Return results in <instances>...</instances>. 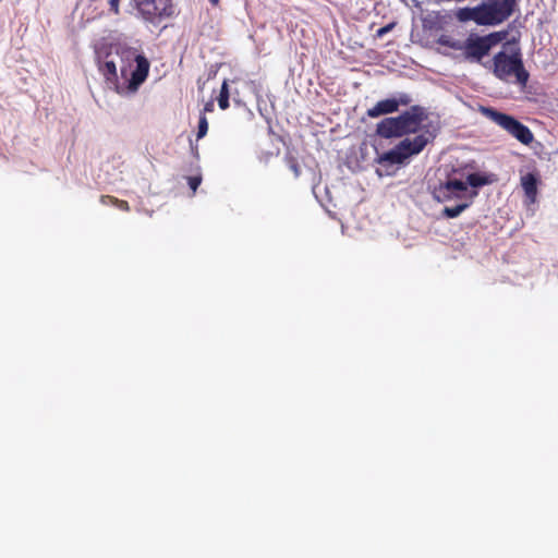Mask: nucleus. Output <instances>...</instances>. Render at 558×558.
<instances>
[{
    "instance_id": "10",
    "label": "nucleus",
    "mask_w": 558,
    "mask_h": 558,
    "mask_svg": "<svg viewBox=\"0 0 558 558\" xmlns=\"http://www.w3.org/2000/svg\"><path fill=\"white\" fill-rule=\"evenodd\" d=\"M489 48L482 36L470 35L464 43H462V53L466 59L481 61V59L488 54Z\"/></svg>"
},
{
    "instance_id": "17",
    "label": "nucleus",
    "mask_w": 558,
    "mask_h": 558,
    "mask_svg": "<svg viewBox=\"0 0 558 558\" xmlns=\"http://www.w3.org/2000/svg\"><path fill=\"white\" fill-rule=\"evenodd\" d=\"M218 106L221 110L229 108V88L227 81H223L221 85L220 94L218 97Z\"/></svg>"
},
{
    "instance_id": "5",
    "label": "nucleus",
    "mask_w": 558,
    "mask_h": 558,
    "mask_svg": "<svg viewBox=\"0 0 558 558\" xmlns=\"http://www.w3.org/2000/svg\"><path fill=\"white\" fill-rule=\"evenodd\" d=\"M480 112L506 130L522 144L530 145L533 142L534 136L531 130L513 117L499 112L492 107L484 106L480 107Z\"/></svg>"
},
{
    "instance_id": "23",
    "label": "nucleus",
    "mask_w": 558,
    "mask_h": 558,
    "mask_svg": "<svg viewBox=\"0 0 558 558\" xmlns=\"http://www.w3.org/2000/svg\"><path fill=\"white\" fill-rule=\"evenodd\" d=\"M187 182H189L191 190L193 192H195L202 182V178L201 177H189Z\"/></svg>"
},
{
    "instance_id": "7",
    "label": "nucleus",
    "mask_w": 558,
    "mask_h": 558,
    "mask_svg": "<svg viewBox=\"0 0 558 558\" xmlns=\"http://www.w3.org/2000/svg\"><path fill=\"white\" fill-rule=\"evenodd\" d=\"M148 72H105L108 88L118 94H129L137 90L145 82Z\"/></svg>"
},
{
    "instance_id": "21",
    "label": "nucleus",
    "mask_w": 558,
    "mask_h": 558,
    "mask_svg": "<svg viewBox=\"0 0 558 558\" xmlns=\"http://www.w3.org/2000/svg\"><path fill=\"white\" fill-rule=\"evenodd\" d=\"M208 131V121L206 116L204 113H201L199 120H198V128H197V140L203 138Z\"/></svg>"
},
{
    "instance_id": "8",
    "label": "nucleus",
    "mask_w": 558,
    "mask_h": 558,
    "mask_svg": "<svg viewBox=\"0 0 558 558\" xmlns=\"http://www.w3.org/2000/svg\"><path fill=\"white\" fill-rule=\"evenodd\" d=\"M493 70H524L520 47L515 39L507 40L494 57Z\"/></svg>"
},
{
    "instance_id": "14",
    "label": "nucleus",
    "mask_w": 558,
    "mask_h": 558,
    "mask_svg": "<svg viewBox=\"0 0 558 558\" xmlns=\"http://www.w3.org/2000/svg\"><path fill=\"white\" fill-rule=\"evenodd\" d=\"M424 31L438 32L444 28V16L438 11H430L422 17Z\"/></svg>"
},
{
    "instance_id": "13",
    "label": "nucleus",
    "mask_w": 558,
    "mask_h": 558,
    "mask_svg": "<svg viewBox=\"0 0 558 558\" xmlns=\"http://www.w3.org/2000/svg\"><path fill=\"white\" fill-rule=\"evenodd\" d=\"M399 109V102L396 98H388L378 101L374 107L367 110V116L377 118L383 114L396 112Z\"/></svg>"
},
{
    "instance_id": "18",
    "label": "nucleus",
    "mask_w": 558,
    "mask_h": 558,
    "mask_svg": "<svg viewBox=\"0 0 558 558\" xmlns=\"http://www.w3.org/2000/svg\"><path fill=\"white\" fill-rule=\"evenodd\" d=\"M107 201H111V205L117 206L119 209H121L123 211H129L130 210V205H129V203L126 201L119 199V198L110 196V195H102L100 197V202L102 204H107Z\"/></svg>"
},
{
    "instance_id": "6",
    "label": "nucleus",
    "mask_w": 558,
    "mask_h": 558,
    "mask_svg": "<svg viewBox=\"0 0 558 558\" xmlns=\"http://www.w3.org/2000/svg\"><path fill=\"white\" fill-rule=\"evenodd\" d=\"M132 3L138 14L153 24L174 15L172 0H132Z\"/></svg>"
},
{
    "instance_id": "1",
    "label": "nucleus",
    "mask_w": 558,
    "mask_h": 558,
    "mask_svg": "<svg viewBox=\"0 0 558 558\" xmlns=\"http://www.w3.org/2000/svg\"><path fill=\"white\" fill-rule=\"evenodd\" d=\"M99 70H149L150 63L142 49L126 44H114L96 50Z\"/></svg>"
},
{
    "instance_id": "29",
    "label": "nucleus",
    "mask_w": 558,
    "mask_h": 558,
    "mask_svg": "<svg viewBox=\"0 0 558 558\" xmlns=\"http://www.w3.org/2000/svg\"><path fill=\"white\" fill-rule=\"evenodd\" d=\"M209 2L213 4V5H217L219 3V0H209Z\"/></svg>"
},
{
    "instance_id": "3",
    "label": "nucleus",
    "mask_w": 558,
    "mask_h": 558,
    "mask_svg": "<svg viewBox=\"0 0 558 558\" xmlns=\"http://www.w3.org/2000/svg\"><path fill=\"white\" fill-rule=\"evenodd\" d=\"M428 117L426 109L422 106H412L398 117L383 119L376 128V132L384 138L402 137L408 134H415L421 130L423 121Z\"/></svg>"
},
{
    "instance_id": "28",
    "label": "nucleus",
    "mask_w": 558,
    "mask_h": 558,
    "mask_svg": "<svg viewBox=\"0 0 558 558\" xmlns=\"http://www.w3.org/2000/svg\"><path fill=\"white\" fill-rule=\"evenodd\" d=\"M214 108H215V105H214V100L211 99L205 104L202 113H204V116H205L207 112H213Z\"/></svg>"
},
{
    "instance_id": "2",
    "label": "nucleus",
    "mask_w": 558,
    "mask_h": 558,
    "mask_svg": "<svg viewBox=\"0 0 558 558\" xmlns=\"http://www.w3.org/2000/svg\"><path fill=\"white\" fill-rule=\"evenodd\" d=\"M517 0H488L474 8H462L456 13L460 22L473 21L482 26H495L507 21L514 12Z\"/></svg>"
},
{
    "instance_id": "11",
    "label": "nucleus",
    "mask_w": 558,
    "mask_h": 558,
    "mask_svg": "<svg viewBox=\"0 0 558 558\" xmlns=\"http://www.w3.org/2000/svg\"><path fill=\"white\" fill-rule=\"evenodd\" d=\"M502 82L515 85L520 92H524L530 77V72H494Z\"/></svg>"
},
{
    "instance_id": "9",
    "label": "nucleus",
    "mask_w": 558,
    "mask_h": 558,
    "mask_svg": "<svg viewBox=\"0 0 558 558\" xmlns=\"http://www.w3.org/2000/svg\"><path fill=\"white\" fill-rule=\"evenodd\" d=\"M466 191L468 187L465 182L453 179L435 186L433 190V196L437 202L445 203L453 198H462Z\"/></svg>"
},
{
    "instance_id": "12",
    "label": "nucleus",
    "mask_w": 558,
    "mask_h": 558,
    "mask_svg": "<svg viewBox=\"0 0 558 558\" xmlns=\"http://www.w3.org/2000/svg\"><path fill=\"white\" fill-rule=\"evenodd\" d=\"M538 183L539 175L537 172H529L521 175V186L525 196L530 199L531 203L536 201Z\"/></svg>"
},
{
    "instance_id": "22",
    "label": "nucleus",
    "mask_w": 558,
    "mask_h": 558,
    "mask_svg": "<svg viewBox=\"0 0 558 558\" xmlns=\"http://www.w3.org/2000/svg\"><path fill=\"white\" fill-rule=\"evenodd\" d=\"M109 5V11L113 14L120 13V0H106Z\"/></svg>"
},
{
    "instance_id": "15",
    "label": "nucleus",
    "mask_w": 558,
    "mask_h": 558,
    "mask_svg": "<svg viewBox=\"0 0 558 558\" xmlns=\"http://www.w3.org/2000/svg\"><path fill=\"white\" fill-rule=\"evenodd\" d=\"M482 37L484 38L488 48L492 49L497 44H499L504 40H507L508 32L507 31L494 32V33H490V34H488L486 36H482Z\"/></svg>"
},
{
    "instance_id": "25",
    "label": "nucleus",
    "mask_w": 558,
    "mask_h": 558,
    "mask_svg": "<svg viewBox=\"0 0 558 558\" xmlns=\"http://www.w3.org/2000/svg\"><path fill=\"white\" fill-rule=\"evenodd\" d=\"M82 2H87L88 7H94V10H98L102 7L106 0H82Z\"/></svg>"
},
{
    "instance_id": "26",
    "label": "nucleus",
    "mask_w": 558,
    "mask_h": 558,
    "mask_svg": "<svg viewBox=\"0 0 558 558\" xmlns=\"http://www.w3.org/2000/svg\"><path fill=\"white\" fill-rule=\"evenodd\" d=\"M396 100L399 102V106H407L411 102V97L407 94H401Z\"/></svg>"
},
{
    "instance_id": "16",
    "label": "nucleus",
    "mask_w": 558,
    "mask_h": 558,
    "mask_svg": "<svg viewBox=\"0 0 558 558\" xmlns=\"http://www.w3.org/2000/svg\"><path fill=\"white\" fill-rule=\"evenodd\" d=\"M469 207V203H461L453 207H445L442 216L446 218H456L461 215Z\"/></svg>"
},
{
    "instance_id": "19",
    "label": "nucleus",
    "mask_w": 558,
    "mask_h": 558,
    "mask_svg": "<svg viewBox=\"0 0 558 558\" xmlns=\"http://www.w3.org/2000/svg\"><path fill=\"white\" fill-rule=\"evenodd\" d=\"M465 183L466 185L470 184L473 187H478L487 184L488 181L486 180V178L478 173H471L468 175Z\"/></svg>"
},
{
    "instance_id": "27",
    "label": "nucleus",
    "mask_w": 558,
    "mask_h": 558,
    "mask_svg": "<svg viewBox=\"0 0 558 558\" xmlns=\"http://www.w3.org/2000/svg\"><path fill=\"white\" fill-rule=\"evenodd\" d=\"M290 169L293 171L295 177L300 175L301 169L298 162L294 159L290 160Z\"/></svg>"
},
{
    "instance_id": "24",
    "label": "nucleus",
    "mask_w": 558,
    "mask_h": 558,
    "mask_svg": "<svg viewBox=\"0 0 558 558\" xmlns=\"http://www.w3.org/2000/svg\"><path fill=\"white\" fill-rule=\"evenodd\" d=\"M395 25H396V23H389V24H387V25H385V26L380 27V28L377 31L376 35H377L378 37H383V36H385L387 33H389V32L395 27Z\"/></svg>"
},
{
    "instance_id": "20",
    "label": "nucleus",
    "mask_w": 558,
    "mask_h": 558,
    "mask_svg": "<svg viewBox=\"0 0 558 558\" xmlns=\"http://www.w3.org/2000/svg\"><path fill=\"white\" fill-rule=\"evenodd\" d=\"M437 43L442 45V46H447V47H450L452 49H456V50H461L462 49V43L453 40L448 35H441L438 38Z\"/></svg>"
},
{
    "instance_id": "4",
    "label": "nucleus",
    "mask_w": 558,
    "mask_h": 558,
    "mask_svg": "<svg viewBox=\"0 0 558 558\" xmlns=\"http://www.w3.org/2000/svg\"><path fill=\"white\" fill-rule=\"evenodd\" d=\"M434 138L435 134L429 131L417 134L412 138L405 137L390 150L378 155L376 162L386 169V173H389V168L396 165H405L412 156L423 151Z\"/></svg>"
}]
</instances>
